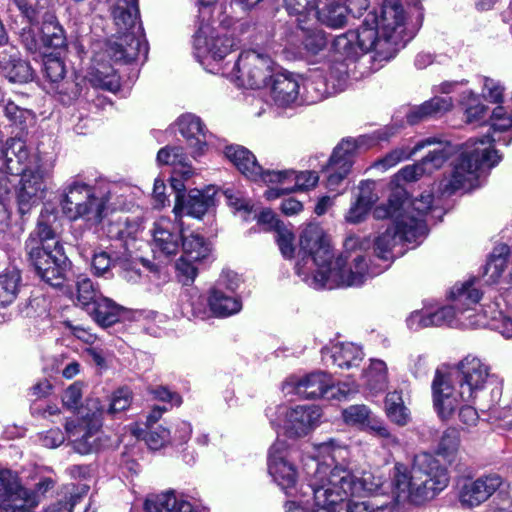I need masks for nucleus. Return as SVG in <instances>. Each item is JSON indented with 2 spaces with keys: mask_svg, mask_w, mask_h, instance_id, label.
I'll return each mask as SVG.
<instances>
[{
  "mask_svg": "<svg viewBox=\"0 0 512 512\" xmlns=\"http://www.w3.org/2000/svg\"><path fill=\"white\" fill-rule=\"evenodd\" d=\"M476 305H471L472 310L469 312L472 319H478L481 324L471 325L467 328H477L488 326L490 329L497 331L506 339H512V313H506L501 309L499 300L486 305L482 313H475Z\"/></svg>",
  "mask_w": 512,
  "mask_h": 512,
  "instance_id": "obj_30",
  "label": "nucleus"
},
{
  "mask_svg": "<svg viewBox=\"0 0 512 512\" xmlns=\"http://www.w3.org/2000/svg\"><path fill=\"white\" fill-rule=\"evenodd\" d=\"M268 473L273 481L288 496H296L298 470L292 459L291 450L287 443L276 440L268 451L267 459Z\"/></svg>",
  "mask_w": 512,
  "mask_h": 512,
  "instance_id": "obj_18",
  "label": "nucleus"
},
{
  "mask_svg": "<svg viewBox=\"0 0 512 512\" xmlns=\"http://www.w3.org/2000/svg\"><path fill=\"white\" fill-rule=\"evenodd\" d=\"M126 191L128 188L112 185L107 191L99 193L95 187L73 180L63 188L61 210L72 221L83 220L89 226H97L107 217L109 209L127 208L122 199Z\"/></svg>",
  "mask_w": 512,
  "mask_h": 512,
  "instance_id": "obj_9",
  "label": "nucleus"
},
{
  "mask_svg": "<svg viewBox=\"0 0 512 512\" xmlns=\"http://www.w3.org/2000/svg\"><path fill=\"white\" fill-rule=\"evenodd\" d=\"M193 44L195 56L205 69L222 74L238 86L251 89L268 87L276 74L271 57L255 50L242 52L233 63L225 61L236 45L235 40L220 33L210 23H201Z\"/></svg>",
  "mask_w": 512,
  "mask_h": 512,
  "instance_id": "obj_3",
  "label": "nucleus"
},
{
  "mask_svg": "<svg viewBox=\"0 0 512 512\" xmlns=\"http://www.w3.org/2000/svg\"><path fill=\"white\" fill-rule=\"evenodd\" d=\"M152 251L157 258L169 259L178 254L185 234L182 222L172 221L168 217H160L154 221L151 228Z\"/></svg>",
  "mask_w": 512,
  "mask_h": 512,
  "instance_id": "obj_23",
  "label": "nucleus"
},
{
  "mask_svg": "<svg viewBox=\"0 0 512 512\" xmlns=\"http://www.w3.org/2000/svg\"><path fill=\"white\" fill-rule=\"evenodd\" d=\"M385 413L388 419L398 426H405L410 421L409 409L405 406L402 394L390 392L385 397Z\"/></svg>",
  "mask_w": 512,
  "mask_h": 512,
  "instance_id": "obj_44",
  "label": "nucleus"
},
{
  "mask_svg": "<svg viewBox=\"0 0 512 512\" xmlns=\"http://www.w3.org/2000/svg\"><path fill=\"white\" fill-rule=\"evenodd\" d=\"M0 73L11 83H27L33 79L30 64L17 56L16 53L0 54Z\"/></svg>",
  "mask_w": 512,
  "mask_h": 512,
  "instance_id": "obj_37",
  "label": "nucleus"
},
{
  "mask_svg": "<svg viewBox=\"0 0 512 512\" xmlns=\"http://www.w3.org/2000/svg\"><path fill=\"white\" fill-rule=\"evenodd\" d=\"M432 202L431 193L412 200L403 188L396 187L389 194L387 203L374 208L373 216L376 219L392 220V224L374 240V252L379 259L391 262L394 259L393 249L399 243L414 248L423 242L428 234L425 216Z\"/></svg>",
  "mask_w": 512,
  "mask_h": 512,
  "instance_id": "obj_5",
  "label": "nucleus"
},
{
  "mask_svg": "<svg viewBox=\"0 0 512 512\" xmlns=\"http://www.w3.org/2000/svg\"><path fill=\"white\" fill-rule=\"evenodd\" d=\"M182 314L188 319L206 320L213 316L206 299L197 292L188 295L181 306Z\"/></svg>",
  "mask_w": 512,
  "mask_h": 512,
  "instance_id": "obj_46",
  "label": "nucleus"
},
{
  "mask_svg": "<svg viewBox=\"0 0 512 512\" xmlns=\"http://www.w3.org/2000/svg\"><path fill=\"white\" fill-rule=\"evenodd\" d=\"M104 412L98 398H88L79 409L78 416L66 422V434L76 452L85 455L99 448Z\"/></svg>",
  "mask_w": 512,
  "mask_h": 512,
  "instance_id": "obj_13",
  "label": "nucleus"
},
{
  "mask_svg": "<svg viewBox=\"0 0 512 512\" xmlns=\"http://www.w3.org/2000/svg\"><path fill=\"white\" fill-rule=\"evenodd\" d=\"M215 2V0H199L201 5L199 9L200 18L202 22L205 21L206 18H209L210 14H216L215 21L219 23V25L229 28L238 18L234 7L231 3L229 4H220L218 6H214L211 9V5Z\"/></svg>",
  "mask_w": 512,
  "mask_h": 512,
  "instance_id": "obj_42",
  "label": "nucleus"
},
{
  "mask_svg": "<svg viewBox=\"0 0 512 512\" xmlns=\"http://www.w3.org/2000/svg\"><path fill=\"white\" fill-rule=\"evenodd\" d=\"M225 156L248 179L252 180L253 177L259 175V164L256 157L247 148L239 145L227 146Z\"/></svg>",
  "mask_w": 512,
  "mask_h": 512,
  "instance_id": "obj_39",
  "label": "nucleus"
},
{
  "mask_svg": "<svg viewBox=\"0 0 512 512\" xmlns=\"http://www.w3.org/2000/svg\"><path fill=\"white\" fill-rule=\"evenodd\" d=\"M375 185L374 181L361 182L359 185V195L356 201L365 204L370 208L378 199V195L374 192Z\"/></svg>",
  "mask_w": 512,
  "mask_h": 512,
  "instance_id": "obj_64",
  "label": "nucleus"
},
{
  "mask_svg": "<svg viewBox=\"0 0 512 512\" xmlns=\"http://www.w3.org/2000/svg\"><path fill=\"white\" fill-rule=\"evenodd\" d=\"M55 216L42 212L35 230L26 241V250L38 276L51 286L61 285L68 266V258L50 227Z\"/></svg>",
  "mask_w": 512,
  "mask_h": 512,
  "instance_id": "obj_11",
  "label": "nucleus"
},
{
  "mask_svg": "<svg viewBox=\"0 0 512 512\" xmlns=\"http://www.w3.org/2000/svg\"><path fill=\"white\" fill-rule=\"evenodd\" d=\"M20 488L16 474L0 470V512H23L25 507L36 503L35 497H28Z\"/></svg>",
  "mask_w": 512,
  "mask_h": 512,
  "instance_id": "obj_26",
  "label": "nucleus"
},
{
  "mask_svg": "<svg viewBox=\"0 0 512 512\" xmlns=\"http://www.w3.org/2000/svg\"><path fill=\"white\" fill-rule=\"evenodd\" d=\"M392 487L402 502L420 504L434 498L449 483L448 470L433 455L423 452L415 455L410 470L396 463L392 474Z\"/></svg>",
  "mask_w": 512,
  "mask_h": 512,
  "instance_id": "obj_8",
  "label": "nucleus"
},
{
  "mask_svg": "<svg viewBox=\"0 0 512 512\" xmlns=\"http://www.w3.org/2000/svg\"><path fill=\"white\" fill-rule=\"evenodd\" d=\"M492 135L470 139L464 147L451 175L441 181L444 193L471 190L478 185L480 173L498 164L500 157L492 149V142L508 145L512 141V116L502 106L496 107L491 116Z\"/></svg>",
  "mask_w": 512,
  "mask_h": 512,
  "instance_id": "obj_6",
  "label": "nucleus"
},
{
  "mask_svg": "<svg viewBox=\"0 0 512 512\" xmlns=\"http://www.w3.org/2000/svg\"><path fill=\"white\" fill-rule=\"evenodd\" d=\"M507 247H502L499 254L493 253L486 265L485 275L491 283H498L503 277L505 269L508 267L506 258Z\"/></svg>",
  "mask_w": 512,
  "mask_h": 512,
  "instance_id": "obj_51",
  "label": "nucleus"
},
{
  "mask_svg": "<svg viewBox=\"0 0 512 512\" xmlns=\"http://www.w3.org/2000/svg\"><path fill=\"white\" fill-rule=\"evenodd\" d=\"M77 302L87 311L99 300L103 295L94 287L91 279L81 275L77 282Z\"/></svg>",
  "mask_w": 512,
  "mask_h": 512,
  "instance_id": "obj_49",
  "label": "nucleus"
},
{
  "mask_svg": "<svg viewBox=\"0 0 512 512\" xmlns=\"http://www.w3.org/2000/svg\"><path fill=\"white\" fill-rule=\"evenodd\" d=\"M306 256L296 264V273L313 289H335L362 285L381 270L369 267L360 251L336 256L329 237L318 225H308L300 236Z\"/></svg>",
  "mask_w": 512,
  "mask_h": 512,
  "instance_id": "obj_2",
  "label": "nucleus"
},
{
  "mask_svg": "<svg viewBox=\"0 0 512 512\" xmlns=\"http://www.w3.org/2000/svg\"><path fill=\"white\" fill-rule=\"evenodd\" d=\"M475 402L476 401H458L450 416L443 417L442 415H438V417L443 421H449L453 419L456 412H458L459 421L464 427H474L479 421L478 412L473 406Z\"/></svg>",
  "mask_w": 512,
  "mask_h": 512,
  "instance_id": "obj_50",
  "label": "nucleus"
},
{
  "mask_svg": "<svg viewBox=\"0 0 512 512\" xmlns=\"http://www.w3.org/2000/svg\"><path fill=\"white\" fill-rule=\"evenodd\" d=\"M112 15L118 27V35L107 44V54L116 62H131L141 54L146 56L147 44L137 23L138 0H118Z\"/></svg>",
  "mask_w": 512,
  "mask_h": 512,
  "instance_id": "obj_12",
  "label": "nucleus"
},
{
  "mask_svg": "<svg viewBox=\"0 0 512 512\" xmlns=\"http://www.w3.org/2000/svg\"><path fill=\"white\" fill-rule=\"evenodd\" d=\"M146 512H194L189 501L174 492H166L146 499Z\"/></svg>",
  "mask_w": 512,
  "mask_h": 512,
  "instance_id": "obj_35",
  "label": "nucleus"
},
{
  "mask_svg": "<svg viewBox=\"0 0 512 512\" xmlns=\"http://www.w3.org/2000/svg\"><path fill=\"white\" fill-rule=\"evenodd\" d=\"M131 402L132 392L128 388H120L112 395L109 407L106 412L113 415L124 411L130 406Z\"/></svg>",
  "mask_w": 512,
  "mask_h": 512,
  "instance_id": "obj_58",
  "label": "nucleus"
},
{
  "mask_svg": "<svg viewBox=\"0 0 512 512\" xmlns=\"http://www.w3.org/2000/svg\"><path fill=\"white\" fill-rule=\"evenodd\" d=\"M459 444L460 438L458 431L454 428L447 429L441 436L437 446V453L444 457H448L458 450Z\"/></svg>",
  "mask_w": 512,
  "mask_h": 512,
  "instance_id": "obj_54",
  "label": "nucleus"
},
{
  "mask_svg": "<svg viewBox=\"0 0 512 512\" xmlns=\"http://www.w3.org/2000/svg\"><path fill=\"white\" fill-rule=\"evenodd\" d=\"M40 34V28L33 24H29L22 29L20 35L21 41L28 51L34 53L41 49L42 43Z\"/></svg>",
  "mask_w": 512,
  "mask_h": 512,
  "instance_id": "obj_57",
  "label": "nucleus"
},
{
  "mask_svg": "<svg viewBox=\"0 0 512 512\" xmlns=\"http://www.w3.org/2000/svg\"><path fill=\"white\" fill-rule=\"evenodd\" d=\"M432 145H436V147L420 161L421 166L425 167V174H431L435 170L441 168L451 154V146L447 142H442L436 137H428L419 140L413 147L402 146L395 148L379 160L376 165L383 169H389L397 165L399 162L409 159L424 148Z\"/></svg>",
  "mask_w": 512,
  "mask_h": 512,
  "instance_id": "obj_16",
  "label": "nucleus"
},
{
  "mask_svg": "<svg viewBox=\"0 0 512 512\" xmlns=\"http://www.w3.org/2000/svg\"><path fill=\"white\" fill-rule=\"evenodd\" d=\"M266 415L273 428L281 429L290 438H300L306 436L317 425L321 413L318 407L312 405H279L269 408Z\"/></svg>",
  "mask_w": 512,
  "mask_h": 512,
  "instance_id": "obj_15",
  "label": "nucleus"
},
{
  "mask_svg": "<svg viewBox=\"0 0 512 512\" xmlns=\"http://www.w3.org/2000/svg\"><path fill=\"white\" fill-rule=\"evenodd\" d=\"M88 81L96 88L116 91L119 88V79L111 66L97 63L87 74Z\"/></svg>",
  "mask_w": 512,
  "mask_h": 512,
  "instance_id": "obj_45",
  "label": "nucleus"
},
{
  "mask_svg": "<svg viewBox=\"0 0 512 512\" xmlns=\"http://www.w3.org/2000/svg\"><path fill=\"white\" fill-rule=\"evenodd\" d=\"M224 195L227 199L228 205L235 209V211H243L246 214H249L252 211L250 201L244 198L240 191L227 188L224 191Z\"/></svg>",
  "mask_w": 512,
  "mask_h": 512,
  "instance_id": "obj_62",
  "label": "nucleus"
},
{
  "mask_svg": "<svg viewBox=\"0 0 512 512\" xmlns=\"http://www.w3.org/2000/svg\"><path fill=\"white\" fill-rule=\"evenodd\" d=\"M208 305L213 316L221 318L237 314L242 309V302L238 296L219 288L209 290Z\"/></svg>",
  "mask_w": 512,
  "mask_h": 512,
  "instance_id": "obj_36",
  "label": "nucleus"
},
{
  "mask_svg": "<svg viewBox=\"0 0 512 512\" xmlns=\"http://www.w3.org/2000/svg\"><path fill=\"white\" fill-rule=\"evenodd\" d=\"M468 96L470 104L465 110V119L467 123H477L484 119L486 115V107L478 101L473 92L469 91Z\"/></svg>",
  "mask_w": 512,
  "mask_h": 512,
  "instance_id": "obj_60",
  "label": "nucleus"
},
{
  "mask_svg": "<svg viewBox=\"0 0 512 512\" xmlns=\"http://www.w3.org/2000/svg\"><path fill=\"white\" fill-rule=\"evenodd\" d=\"M494 378L491 366L473 355L454 366L439 367L431 384L436 414L448 417L458 401H476Z\"/></svg>",
  "mask_w": 512,
  "mask_h": 512,
  "instance_id": "obj_7",
  "label": "nucleus"
},
{
  "mask_svg": "<svg viewBox=\"0 0 512 512\" xmlns=\"http://www.w3.org/2000/svg\"><path fill=\"white\" fill-rule=\"evenodd\" d=\"M268 87L277 106L290 107L300 103L301 75L287 71L276 72Z\"/></svg>",
  "mask_w": 512,
  "mask_h": 512,
  "instance_id": "obj_28",
  "label": "nucleus"
},
{
  "mask_svg": "<svg viewBox=\"0 0 512 512\" xmlns=\"http://www.w3.org/2000/svg\"><path fill=\"white\" fill-rule=\"evenodd\" d=\"M327 77V82L329 85H333L338 81L339 78H342L343 84L339 88V92L343 91L347 86L348 81V64L341 61L335 62L332 64L327 73H324Z\"/></svg>",
  "mask_w": 512,
  "mask_h": 512,
  "instance_id": "obj_61",
  "label": "nucleus"
},
{
  "mask_svg": "<svg viewBox=\"0 0 512 512\" xmlns=\"http://www.w3.org/2000/svg\"><path fill=\"white\" fill-rule=\"evenodd\" d=\"M259 175L252 178L254 182H262L267 185L290 186L293 170H265L259 165Z\"/></svg>",
  "mask_w": 512,
  "mask_h": 512,
  "instance_id": "obj_52",
  "label": "nucleus"
},
{
  "mask_svg": "<svg viewBox=\"0 0 512 512\" xmlns=\"http://www.w3.org/2000/svg\"><path fill=\"white\" fill-rule=\"evenodd\" d=\"M364 385L372 393H379L388 385V368L380 359H371L369 366L363 371Z\"/></svg>",
  "mask_w": 512,
  "mask_h": 512,
  "instance_id": "obj_41",
  "label": "nucleus"
},
{
  "mask_svg": "<svg viewBox=\"0 0 512 512\" xmlns=\"http://www.w3.org/2000/svg\"><path fill=\"white\" fill-rule=\"evenodd\" d=\"M241 284L240 276L231 270H223L212 288H219L227 293L234 294Z\"/></svg>",
  "mask_w": 512,
  "mask_h": 512,
  "instance_id": "obj_59",
  "label": "nucleus"
},
{
  "mask_svg": "<svg viewBox=\"0 0 512 512\" xmlns=\"http://www.w3.org/2000/svg\"><path fill=\"white\" fill-rule=\"evenodd\" d=\"M105 232L108 237L120 240L130 237L132 234V231L129 230L127 225V219H123L122 217H118L117 219L110 221L107 224Z\"/></svg>",
  "mask_w": 512,
  "mask_h": 512,
  "instance_id": "obj_63",
  "label": "nucleus"
},
{
  "mask_svg": "<svg viewBox=\"0 0 512 512\" xmlns=\"http://www.w3.org/2000/svg\"><path fill=\"white\" fill-rule=\"evenodd\" d=\"M299 29L301 30L302 43L304 48L310 54H317L323 50L327 44V40L323 31L304 27L303 20L297 19Z\"/></svg>",
  "mask_w": 512,
  "mask_h": 512,
  "instance_id": "obj_48",
  "label": "nucleus"
},
{
  "mask_svg": "<svg viewBox=\"0 0 512 512\" xmlns=\"http://www.w3.org/2000/svg\"><path fill=\"white\" fill-rule=\"evenodd\" d=\"M506 485L496 473L482 475L474 480L467 479L458 486L457 500L463 509H473L485 503Z\"/></svg>",
  "mask_w": 512,
  "mask_h": 512,
  "instance_id": "obj_21",
  "label": "nucleus"
},
{
  "mask_svg": "<svg viewBox=\"0 0 512 512\" xmlns=\"http://www.w3.org/2000/svg\"><path fill=\"white\" fill-rule=\"evenodd\" d=\"M319 181V175L315 171H301L296 172L293 170V176L291 177L290 188L293 191L296 190H310L313 189Z\"/></svg>",
  "mask_w": 512,
  "mask_h": 512,
  "instance_id": "obj_55",
  "label": "nucleus"
},
{
  "mask_svg": "<svg viewBox=\"0 0 512 512\" xmlns=\"http://www.w3.org/2000/svg\"><path fill=\"white\" fill-rule=\"evenodd\" d=\"M19 175L21 179L17 200L19 212L25 215L43 199L49 173L35 160L33 163L29 161V166L23 168Z\"/></svg>",
  "mask_w": 512,
  "mask_h": 512,
  "instance_id": "obj_20",
  "label": "nucleus"
},
{
  "mask_svg": "<svg viewBox=\"0 0 512 512\" xmlns=\"http://www.w3.org/2000/svg\"><path fill=\"white\" fill-rule=\"evenodd\" d=\"M364 358L362 348L354 343H336L331 348L322 350V359L341 369L358 367Z\"/></svg>",
  "mask_w": 512,
  "mask_h": 512,
  "instance_id": "obj_33",
  "label": "nucleus"
},
{
  "mask_svg": "<svg viewBox=\"0 0 512 512\" xmlns=\"http://www.w3.org/2000/svg\"><path fill=\"white\" fill-rule=\"evenodd\" d=\"M349 451L335 441L320 443L303 458L307 487L314 512H339L348 500L346 512H393L402 501L383 476L373 471H352L344 461Z\"/></svg>",
  "mask_w": 512,
  "mask_h": 512,
  "instance_id": "obj_1",
  "label": "nucleus"
},
{
  "mask_svg": "<svg viewBox=\"0 0 512 512\" xmlns=\"http://www.w3.org/2000/svg\"><path fill=\"white\" fill-rule=\"evenodd\" d=\"M44 73L50 82L49 89L58 95L63 104H70L79 94L75 82L65 79L66 67L59 55L45 54L43 59Z\"/></svg>",
  "mask_w": 512,
  "mask_h": 512,
  "instance_id": "obj_25",
  "label": "nucleus"
},
{
  "mask_svg": "<svg viewBox=\"0 0 512 512\" xmlns=\"http://www.w3.org/2000/svg\"><path fill=\"white\" fill-rule=\"evenodd\" d=\"M333 390H335V385L331 376L321 371L303 376H291L283 385L286 395L295 394L308 399L330 398Z\"/></svg>",
  "mask_w": 512,
  "mask_h": 512,
  "instance_id": "obj_24",
  "label": "nucleus"
},
{
  "mask_svg": "<svg viewBox=\"0 0 512 512\" xmlns=\"http://www.w3.org/2000/svg\"><path fill=\"white\" fill-rule=\"evenodd\" d=\"M275 232V239L282 255L285 258H292L295 251V237L292 230L285 225H278Z\"/></svg>",
  "mask_w": 512,
  "mask_h": 512,
  "instance_id": "obj_53",
  "label": "nucleus"
},
{
  "mask_svg": "<svg viewBox=\"0 0 512 512\" xmlns=\"http://www.w3.org/2000/svg\"><path fill=\"white\" fill-rule=\"evenodd\" d=\"M3 151L4 172L7 176H18L23 168L29 166V154L23 140H7Z\"/></svg>",
  "mask_w": 512,
  "mask_h": 512,
  "instance_id": "obj_34",
  "label": "nucleus"
},
{
  "mask_svg": "<svg viewBox=\"0 0 512 512\" xmlns=\"http://www.w3.org/2000/svg\"><path fill=\"white\" fill-rule=\"evenodd\" d=\"M406 19L400 0H384L379 11L367 13L357 30L337 36L333 47L348 59L374 52L375 60L388 61L405 45Z\"/></svg>",
  "mask_w": 512,
  "mask_h": 512,
  "instance_id": "obj_4",
  "label": "nucleus"
},
{
  "mask_svg": "<svg viewBox=\"0 0 512 512\" xmlns=\"http://www.w3.org/2000/svg\"><path fill=\"white\" fill-rule=\"evenodd\" d=\"M87 312L99 325L107 327L120 320L123 307L112 299L102 296Z\"/></svg>",
  "mask_w": 512,
  "mask_h": 512,
  "instance_id": "obj_40",
  "label": "nucleus"
},
{
  "mask_svg": "<svg viewBox=\"0 0 512 512\" xmlns=\"http://www.w3.org/2000/svg\"><path fill=\"white\" fill-rule=\"evenodd\" d=\"M213 197L207 192L192 189L187 195H177L173 212L175 218L181 221L183 216L201 219L213 205Z\"/></svg>",
  "mask_w": 512,
  "mask_h": 512,
  "instance_id": "obj_31",
  "label": "nucleus"
},
{
  "mask_svg": "<svg viewBox=\"0 0 512 512\" xmlns=\"http://www.w3.org/2000/svg\"><path fill=\"white\" fill-rule=\"evenodd\" d=\"M343 84L342 78L329 85L327 77L321 71H312L305 77L301 76L300 101L308 104L319 102L328 96L339 93Z\"/></svg>",
  "mask_w": 512,
  "mask_h": 512,
  "instance_id": "obj_29",
  "label": "nucleus"
},
{
  "mask_svg": "<svg viewBox=\"0 0 512 512\" xmlns=\"http://www.w3.org/2000/svg\"><path fill=\"white\" fill-rule=\"evenodd\" d=\"M145 441L150 449L158 450L166 443L171 442V432L167 428L159 425L149 430L145 436Z\"/></svg>",
  "mask_w": 512,
  "mask_h": 512,
  "instance_id": "obj_56",
  "label": "nucleus"
},
{
  "mask_svg": "<svg viewBox=\"0 0 512 512\" xmlns=\"http://www.w3.org/2000/svg\"><path fill=\"white\" fill-rule=\"evenodd\" d=\"M176 126L186 140L192 157L197 159L202 156L206 152L211 138V134L206 130L202 120L194 114H184L177 119Z\"/></svg>",
  "mask_w": 512,
  "mask_h": 512,
  "instance_id": "obj_27",
  "label": "nucleus"
},
{
  "mask_svg": "<svg viewBox=\"0 0 512 512\" xmlns=\"http://www.w3.org/2000/svg\"><path fill=\"white\" fill-rule=\"evenodd\" d=\"M157 161L159 164L172 166L173 173L185 179H189L194 174L182 147L166 146L161 148L157 154Z\"/></svg>",
  "mask_w": 512,
  "mask_h": 512,
  "instance_id": "obj_38",
  "label": "nucleus"
},
{
  "mask_svg": "<svg viewBox=\"0 0 512 512\" xmlns=\"http://www.w3.org/2000/svg\"><path fill=\"white\" fill-rule=\"evenodd\" d=\"M41 43L44 47L62 49L66 45L63 28L54 20L43 22L40 27Z\"/></svg>",
  "mask_w": 512,
  "mask_h": 512,
  "instance_id": "obj_47",
  "label": "nucleus"
},
{
  "mask_svg": "<svg viewBox=\"0 0 512 512\" xmlns=\"http://www.w3.org/2000/svg\"><path fill=\"white\" fill-rule=\"evenodd\" d=\"M287 11L298 16H314L324 25L341 28L347 22L348 8L344 0H285Z\"/></svg>",
  "mask_w": 512,
  "mask_h": 512,
  "instance_id": "obj_17",
  "label": "nucleus"
},
{
  "mask_svg": "<svg viewBox=\"0 0 512 512\" xmlns=\"http://www.w3.org/2000/svg\"><path fill=\"white\" fill-rule=\"evenodd\" d=\"M342 419L346 425L366 431L381 439L382 446L385 448L399 445L397 437L391 434L384 422L374 416L371 409L364 404H354L343 409Z\"/></svg>",
  "mask_w": 512,
  "mask_h": 512,
  "instance_id": "obj_22",
  "label": "nucleus"
},
{
  "mask_svg": "<svg viewBox=\"0 0 512 512\" xmlns=\"http://www.w3.org/2000/svg\"><path fill=\"white\" fill-rule=\"evenodd\" d=\"M397 133L394 126H386L374 131L367 139L368 145H374L380 141H387ZM366 137L359 139H345L334 149L326 167V186L330 191H335L346 178L353 164L354 156L360 145L364 144Z\"/></svg>",
  "mask_w": 512,
  "mask_h": 512,
  "instance_id": "obj_14",
  "label": "nucleus"
},
{
  "mask_svg": "<svg viewBox=\"0 0 512 512\" xmlns=\"http://www.w3.org/2000/svg\"><path fill=\"white\" fill-rule=\"evenodd\" d=\"M454 107L451 97L435 95L431 99L410 108L406 114L409 124L415 125L433 118H439L450 112Z\"/></svg>",
  "mask_w": 512,
  "mask_h": 512,
  "instance_id": "obj_32",
  "label": "nucleus"
},
{
  "mask_svg": "<svg viewBox=\"0 0 512 512\" xmlns=\"http://www.w3.org/2000/svg\"><path fill=\"white\" fill-rule=\"evenodd\" d=\"M182 255L176 262L177 276L187 285L194 281L198 274V265L205 262L211 255V246L204 237L190 233L183 237Z\"/></svg>",
  "mask_w": 512,
  "mask_h": 512,
  "instance_id": "obj_19",
  "label": "nucleus"
},
{
  "mask_svg": "<svg viewBox=\"0 0 512 512\" xmlns=\"http://www.w3.org/2000/svg\"><path fill=\"white\" fill-rule=\"evenodd\" d=\"M482 293L476 286L475 280L456 284L451 290L453 305L441 307L435 311L430 309L415 310L406 319L407 327L417 331L422 328L449 325L452 327L467 328L471 325L481 324L478 319H472L469 313L471 305H477Z\"/></svg>",
  "mask_w": 512,
  "mask_h": 512,
  "instance_id": "obj_10",
  "label": "nucleus"
},
{
  "mask_svg": "<svg viewBox=\"0 0 512 512\" xmlns=\"http://www.w3.org/2000/svg\"><path fill=\"white\" fill-rule=\"evenodd\" d=\"M21 274L18 269H8L0 275V308L12 304L20 290Z\"/></svg>",
  "mask_w": 512,
  "mask_h": 512,
  "instance_id": "obj_43",
  "label": "nucleus"
}]
</instances>
